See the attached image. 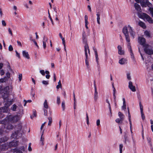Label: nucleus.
I'll return each mask as SVG.
<instances>
[{"instance_id":"7ed1b4c3","label":"nucleus","mask_w":153,"mask_h":153,"mask_svg":"<svg viewBox=\"0 0 153 153\" xmlns=\"http://www.w3.org/2000/svg\"><path fill=\"white\" fill-rule=\"evenodd\" d=\"M82 40L83 43L85 44L84 46L85 53L87 52L88 50L89 54H90V51L89 49L88 45L87 43V39L86 38V35L85 31H83L82 33Z\"/></svg>"},{"instance_id":"4be33fe9","label":"nucleus","mask_w":153,"mask_h":153,"mask_svg":"<svg viewBox=\"0 0 153 153\" xmlns=\"http://www.w3.org/2000/svg\"><path fill=\"white\" fill-rule=\"evenodd\" d=\"M17 109L19 110L18 111L19 114H23V107L21 105H19Z\"/></svg>"},{"instance_id":"1a4fd4ad","label":"nucleus","mask_w":153,"mask_h":153,"mask_svg":"<svg viewBox=\"0 0 153 153\" xmlns=\"http://www.w3.org/2000/svg\"><path fill=\"white\" fill-rule=\"evenodd\" d=\"M18 143L16 140H14L9 143L8 146L10 147H15L18 146Z\"/></svg>"},{"instance_id":"ea45409f","label":"nucleus","mask_w":153,"mask_h":153,"mask_svg":"<svg viewBox=\"0 0 153 153\" xmlns=\"http://www.w3.org/2000/svg\"><path fill=\"white\" fill-rule=\"evenodd\" d=\"M13 120L17 121L18 120V117L17 116H15L13 117Z\"/></svg>"},{"instance_id":"412c9836","label":"nucleus","mask_w":153,"mask_h":153,"mask_svg":"<svg viewBox=\"0 0 153 153\" xmlns=\"http://www.w3.org/2000/svg\"><path fill=\"white\" fill-rule=\"evenodd\" d=\"M8 139V138L6 136L2 137L0 139V142L1 143L5 142L7 141Z\"/></svg>"},{"instance_id":"e433bc0d","label":"nucleus","mask_w":153,"mask_h":153,"mask_svg":"<svg viewBox=\"0 0 153 153\" xmlns=\"http://www.w3.org/2000/svg\"><path fill=\"white\" fill-rule=\"evenodd\" d=\"M141 113V117L142 118L143 120H144L145 119V116H144V115L143 114V110L140 111Z\"/></svg>"},{"instance_id":"9d476101","label":"nucleus","mask_w":153,"mask_h":153,"mask_svg":"<svg viewBox=\"0 0 153 153\" xmlns=\"http://www.w3.org/2000/svg\"><path fill=\"white\" fill-rule=\"evenodd\" d=\"M149 46H146L144 47V51L145 53L149 55H151L153 54V50L152 49H149L148 48Z\"/></svg>"},{"instance_id":"dca6fc26","label":"nucleus","mask_w":153,"mask_h":153,"mask_svg":"<svg viewBox=\"0 0 153 153\" xmlns=\"http://www.w3.org/2000/svg\"><path fill=\"white\" fill-rule=\"evenodd\" d=\"M117 48L118 49V54L122 55L124 54V51H123L122 50V48L121 47L120 45H118L117 47Z\"/></svg>"},{"instance_id":"4468645a","label":"nucleus","mask_w":153,"mask_h":153,"mask_svg":"<svg viewBox=\"0 0 153 153\" xmlns=\"http://www.w3.org/2000/svg\"><path fill=\"white\" fill-rule=\"evenodd\" d=\"M0 149L2 151L6 150L8 149L7 145L6 144H4L0 146Z\"/></svg>"},{"instance_id":"c756f323","label":"nucleus","mask_w":153,"mask_h":153,"mask_svg":"<svg viewBox=\"0 0 153 153\" xmlns=\"http://www.w3.org/2000/svg\"><path fill=\"white\" fill-rule=\"evenodd\" d=\"M97 22L98 24H100V15L99 14V13H97Z\"/></svg>"},{"instance_id":"b1692460","label":"nucleus","mask_w":153,"mask_h":153,"mask_svg":"<svg viewBox=\"0 0 153 153\" xmlns=\"http://www.w3.org/2000/svg\"><path fill=\"white\" fill-rule=\"evenodd\" d=\"M123 105L122 107V108L123 109L125 110L126 109V105L125 99L124 98H123Z\"/></svg>"},{"instance_id":"09e8293b","label":"nucleus","mask_w":153,"mask_h":153,"mask_svg":"<svg viewBox=\"0 0 153 153\" xmlns=\"http://www.w3.org/2000/svg\"><path fill=\"white\" fill-rule=\"evenodd\" d=\"M8 49L10 51H12L13 50V48L12 46L11 45H10L9 46L8 48Z\"/></svg>"},{"instance_id":"f8f14e48","label":"nucleus","mask_w":153,"mask_h":153,"mask_svg":"<svg viewBox=\"0 0 153 153\" xmlns=\"http://www.w3.org/2000/svg\"><path fill=\"white\" fill-rule=\"evenodd\" d=\"M128 87L133 92L136 91L135 87L133 85L132 82L131 81H129V82Z\"/></svg>"},{"instance_id":"bf43d9fd","label":"nucleus","mask_w":153,"mask_h":153,"mask_svg":"<svg viewBox=\"0 0 153 153\" xmlns=\"http://www.w3.org/2000/svg\"><path fill=\"white\" fill-rule=\"evenodd\" d=\"M100 120L99 119H98L97 121V126H99L100 125Z\"/></svg>"},{"instance_id":"6ab92c4d","label":"nucleus","mask_w":153,"mask_h":153,"mask_svg":"<svg viewBox=\"0 0 153 153\" xmlns=\"http://www.w3.org/2000/svg\"><path fill=\"white\" fill-rule=\"evenodd\" d=\"M22 54L24 57L27 59H30L29 55L28 52H26L25 51H22Z\"/></svg>"},{"instance_id":"e2e57ef3","label":"nucleus","mask_w":153,"mask_h":153,"mask_svg":"<svg viewBox=\"0 0 153 153\" xmlns=\"http://www.w3.org/2000/svg\"><path fill=\"white\" fill-rule=\"evenodd\" d=\"M62 40V44L64 45V46H65V40L64 38H62L61 39Z\"/></svg>"},{"instance_id":"20e7f679","label":"nucleus","mask_w":153,"mask_h":153,"mask_svg":"<svg viewBox=\"0 0 153 153\" xmlns=\"http://www.w3.org/2000/svg\"><path fill=\"white\" fill-rule=\"evenodd\" d=\"M123 32L124 34L126 41L128 42V51H131L132 50L131 46L130 45V40L128 35V29H123Z\"/></svg>"},{"instance_id":"c9c22d12","label":"nucleus","mask_w":153,"mask_h":153,"mask_svg":"<svg viewBox=\"0 0 153 153\" xmlns=\"http://www.w3.org/2000/svg\"><path fill=\"white\" fill-rule=\"evenodd\" d=\"M123 147V144H120L119 145V149H120V153H122V149Z\"/></svg>"},{"instance_id":"5701e85b","label":"nucleus","mask_w":153,"mask_h":153,"mask_svg":"<svg viewBox=\"0 0 153 153\" xmlns=\"http://www.w3.org/2000/svg\"><path fill=\"white\" fill-rule=\"evenodd\" d=\"M9 87L7 86L4 87L3 89V91H4L5 92L4 94L6 95V97H5V98L7 97L8 94L7 92L9 90Z\"/></svg>"},{"instance_id":"72a5a7b5","label":"nucleus","mask_w":153,"mask_h":153,"mask_svg":"<svg viewBox=\"0 0 153 153\" xmlns=\"http://www.w3.org/2000/svg\"><path fill=\"white\" fill-rule=\"evenodd\" d=\"M48 119L49 120V122L48 124V125L50 126L51 125V124L52 123V119L51 117H49L48 118Z\"/></svg>"},{"instance_id":"9b49d317","label":"nucleus","mask_w":153,"mask_h":153,"mask_svg":"<svg viewBox=\"0 0 153 153\" xmlns=\"http://www.w3.org/2000/svg\"><path fill=\"white\" fill-rule=\"evenodd\" d=\"M143 16L149 23H153V20L149 16L145 13H143Z\"/></svg>"},{"instance_id":"603ef678","label":"nucleus","mask_w":153,"mask_h":153,"mask_svg":"<svg viewBox=\"0 0 153 153\" xmlns=\"http://www.w3.org/2000/svg\"><path fill=\"white\" fill-rule=\"evenodd\" d=\"M40 72L43 76L45 75V72L44 70H41L40 71Z\"/></svg>"},{"instance_id":"ddd939ff","label":"nucleus","mask_w":153,"mask_h":153,"mask_svg":"<svg viewBox=\"0 0 153 153\" xmlns=\"http://www.w3.org/2000/svg\"><path fill=\"white\" fill-rule=\"evenodd\" d=\"M93 50H94L95 54V57H96V62L97 63V65H99V62H98V55L97 51V50L96 48H95V47H93Z\"/></svg>"},{"instance_id":"2f4dec72","label":"nucleus","mask_w":153,"mask_h":153,"mask_svg":"<svg viewBox=\"0 0 153 153\" xmlns=\"http://www.w3.org/2000/svg\"><path fill=\"white\" fill-rule=\"evenodd\" d=\"M123 120H121L120 118H117L115 120V121L117 123H122Z\"/></svg>"},{"instance_id":"f03ea898","label":"nucleus","mask_w":153,"mask_h":153,"mask_svg":"<svg viewBox=\"0 0 153 153\" xmlns=\"http://www.w3.org/2000/svg\"><path fill=\"white\" fill-rule=\"evenodd\" d=\"M11 104V102L7 101L5 103L4 107H0V118L3 116V115L1 113H7L8 111V107Z\"/></svg>"},{"instance_id":"bb28decb","label":"nucleus","mask_w":153,"mask_h":153,"mask_svg":"<svg viewBox=\"0 0 153 153\" xmlns=\"http://www.w3.org/2000/svg\"><path fill=\"white\" fill-rule=\"evenodd\" d=\"M106 102L108 104V107L109 108L110 113L111 115L112 114V112H111V105H110V103L109 102V101L108 100V99H107L106 100Z\"/></svg>"},{"instance_id":"7c9ffc66","label":"nucleus","mask_w":153,"mask_h":153,"mask_svg":"<svg viewBox=\"0 0 153 153\" xmlns=\"http://www.w3.org/2000/svg\"><path fill=\"white\" fill-rule=\"evenodd\" d=\"M44 107L46 109H47L48 108V105L47 104V102L46 100H45L44 103Z\"/></svg>"},{"instance_id":"0e129e2a","label":"nucleus","mask_w":153,"mask_h":153,"mask_svg":"<svg viewBox=\"0 0 153 153\" xmlns=\"http://www.w3.org/2000/svg\"><path fill=\"white\" fill-rule=\"evenodd\" d=\"M17 44H18V45L19 46H20L21 47L22 46V44H21V42L20 41H17Z\"/></svg>"},{"instance_id":"473e14b6","label":"nucleus","mask_w":153,"mask_h":153,"mask_svg":"<svg viewBox=\"0 0 153 153\" xmlns=\"http://www.w3.org/2000/svg\"><path fill=\"white\" fill-rule=\"evenodd\" d=\"M17 106L15 104L13 105L11 107L12 110L13 111H15L17 108Z\"/></svg>"},{"instance_id":"de8ad7c7","label":"nucleus","mask_w":153,"mask_h":153,"mask_svg":"<svg viewBox=\"0 0 153 153\" xmlns=\"http://www.w3.org/2000/svg\"><path fill=\"white\" fill-rule=\"evenodd\" d=\"M19 81H21L22 78V74H19Z\"/></svg>"},{"instance_id":"58836bf2","label":"nucleus","mask_w":153,"mask_h":153,"mask_svg":"<svg viewBox=\"0 0 153 153\" xmlns=\"http://www.w3.org/2000/svg\"><path fill=\"white\" fill-rule=\"evenodd\" d=\"M62 108L63 111H64L65 109V102L64 101L62 102Z\"/></svg>"},{"instance_id":"a19ab883","label":"nucleus","mask_w":153,"mask_h":153,"mask_svg":"<svg viewBox=\"0 0 153 153\" xmlns=\"http://www.w3.org/2000/svg\"><path fill=\"white\" fill-rule=\"evenodd\" d=\"M57 103L59 105L60 103V97H59L57 96Z\"/></svg>"},{"instance_id":"f257e3e1","label":"nucleus","mask_w":153,"mask_h":153,"mask_svg":"<svg viewBox=\"0 0 153 153\" xmlns=\"http://www.w3.org/2000/svg\"><path fill=\"white\" fill-rule=\"evenodd\" d=\"M16 128L17 129L16 131L13 133L11 137L12 138L18 139L21 137L22 135L23 131L22 130V125L21 123H19L16 126Z\"/></svg>"},{"instance_id":"c03bdc74","label":"nucleus","mask_w":153,"mask_h":153,"mask_svg":"<svg viewBox=\"0 0 153 153\" xmlns=\"http://www.w3.org/2000/svg\"><path fill=\"white\" fill-rule=\"evenodd\" d=\"M124 139H125V143L126 144V141H128V140L127 138V137L126 136V134L124 135Z\"/></svg>"},{"instance_id":"423d86ee","label":"nucleus","mask_w":153,"mask_h":153,"mask_svg":"<svg viewBox=\"0 0 153 153\" xmlns=\"http://www.w3.org/2000/svg\"><path fill=\"white\" fill-rule=\"evenodd\" d=\"M26 148V146L25 147L24 146H22L19 148L18 149H12L11 150H13L14 152H16L17 153H23L25 151V148Z\"/></svg>"},{"instance_id":"39448f33","label":"nucleus","mask_w":153,"mask_h":153,"mask_svg":"<svg viewBox=\"0 0 153 153\" xmlns=\"http://www.w3.org/2000/svg\"><path fill=\"white\" fill-rule=\"evenodd\" d=\"M138 41L139 43L143 45L144 47L146 46H149V45L145 43L146 39L143 37H139L138 38Z\"/></svg>"},{"instance_id":"a211bd4d","label":"nucleus","mask_w":153,"mask_h":153,"mask_svg":"<svg viewBox=\"0 0 153 153\" xmlns=\"http://www.w3.org/2000/svg\"><path fill=\"white\" fill-rule=\"evenodd\" d=\"M48 39L46 38L45 36H44L43 38V44L44 48L45 49L46 48V42H48Z\"/></svg>"},{"instance_id":"79ce46f5","label":"nucleus","mask_w":153,"mask_h":153,"mask_svg":"<svg viewBox=\"0 0 153 153\" xmlns=\"http://www.w3.org/2000/svg\"><path fill=\"white\" fill-rule=\"evenodd\" d=\"M129 52H130L131 53V58L133 59H134V54L132 52V50H131V51H129Z\"/></svg>"},{"instance_id":"f3484780","label":"nucleus","mask_w":153,"mask_h":153,"mask_svg":"<svg viewBox=\"0 0 153 153\" xmlns=\"http://www.w3.org/2000/svg\"><path fill=\"white\" fill-rule=\"evenodd\" d=\"M5 126L6 128L7 129L10 130L12 129L13 128V126L11 124H10L8 123V121H7V123L6 124Z\"/></svg>"},{"instance_id":"aec40b11","label":"nucleus","mask_w":153,"mask_h":153,"mask_svg":"<svg viewBox=\"0 0 153 153\" xmlns=\"http://www.w3.org/2000/svg\"><path fill=\"white\" fill-rule=\"evenodd\" d=\"M134 7L136 10L137 11L141 12V8L140 5L137 3L134 4Z\"/></svg>"},{"instance_id":"a878e982","label":"nucleus","mask_w":153,"mask_h":153,"mask_svg":"<svg viewBox=\"0 0 153 153\" xmlns=\"http://www.w3.org/2000/svg\"><path fill=\"white\" fill-rule=\"evenodd\" d=\"M118 116L121 119V120H124V116L123 114L120 112H118Z\"/></svg>"},{"instance_id":"774afa93","label":"nucleus","mask_w":153,"mask_h":153,"mask_svg":"<svg viewBox=\"0 0 153 153\" xmlns=\"http://www.w3.org/2000/svg\"><path fill=\"white\" fill-rule=\"evenodd\" d=\"M2 23L3 25L4 26H5L6 25V23H5V21L4 20H2Z\"/></svg>"},{"instance_id":"49530a36","label":"nucleus","mask_w":153,"mask_h":153,"mask_svg":"<svg viewBox=\"0 0 153 153\" xmlns=\"http://www.w3.org/2000/svg\"><path fill=\"white\" fill-rule=\"evenodd\" d=\"M42 83L44 85H47L48 84V81L43 80L42 81Z\"/></svg>"},{"instance_id":"4d7b16f0","label":"nucleus","mask_w":153,"mask_h":153,"mask_svg":"<svg viewBox=\"0 0 153 153\" xmlns=\"http://www.w3.org/2000/svg\"><path fill=\"white\" fill-rule=\"evenodd\" d=\"M42 136H41L40 141H41V142H42V145H44L43 141H44V138H42Z\"/></svg>"},{"instance_id":"052dcab7","label":"nucleus","mask_w":153,"mask_h":153,"mask_svg":"<svg viewBox=\"0 0 153 153\" xmlns=\"http://www.w3.org/2000/svg\"><path fill=\"white\" fill-rule=\"evenodd\" d=\"M4 74V72L3 70H1L0 71V74L1 75H3Z\"/></svg>"},{"instance_id":"4c0bfd02","label":"nucleus","mask_w":153,"mask_h":153,"mask_svg":"<svg viewBox=\"0 0 153 153\" xmlns=\"http://www.w3.org/2000/svg\"><path fill=\"white\" fill-rule=\"evenodd\" d=\"M85 64L87 66V68L88 69L89 68V64L88 61V60L85 59Z\"/></svg>"},{"instance_id":"a18cd8bd","label":"nucleus","mask_w":153,"mask_h":153,"mask_svg":"<svg viewBox=\"0 0 153 153\" xmlns=\"http://www.w3.org/2000/svg\"><path fill=\"white\" fill-rule=\"evenodd\" d=\"M112 87L113 88V94H115V93L116 92V91L114 85L113 83H112Z\"/></svg>"},{"instance_id":"f704fd0d","label":"nucleus","mask_w":153,"mask_h":153,"mask_svg":"<svg viewBox=\"0 0 153 153\" xmlns=\"http://www.w3.org/2000/svg\"><path fill=\"white\" fill-rule=\"evenodd\" d=\"M145 34L147 37H150V34L149 32L147 30L145 31L144 32Z\"/></svg>"},{"instance_id":"c85d7f7f","label":"nucleus","mask_w":153,"mask_h":153,"mask_svg":"<svg viewBox=\"0 0 153 153\" xmlns=\"http://www.w3.org/2000/svg\"><path fill=\"white\" fill-rule=\"evenodd\" d=\"M139 25L142 27L144 28L146 27V26L145 23L142 22H140L139 23Z\"/></svg>"},{"instance_id":"13d9d810","label":"nucleus","mask_w":153,"mask_h":153,"mask_svg":"<svg viewBox=\"0 0 153 153\" xmlns=\"http://www.w3.org/2000/svg\"><path fill=\"white\" fill-rule=\"evenodd\" d=\"M85 59L88 60V56L87 53V52L85 53Z\"/></svg>"},{"instance_id":"338daca9","label":"nucleus","mask_w":153,"mask_h":153,"mask_svg":"<svg viewBox=\"0 0 153 153\" xmlns=\"http://www.w3.org/2000/svg\"><path fill=\"white\" fill-rule=\"evenodd\" d=\"M46 122H44L41 126V130H42V128H43V127H44V126L45 124L46 123Z\"/></svg>"},{"instance_id":"cd10ccee","label":"nucleus","mask_w":153,"mask_h":153,"mask_svg":"<svg viewBox=\"0 0 153 153\" xmlns=\"http://www.w3.org/2000/svg\"><path fill=\"white\" fill-rule=\"evenodd\" d=\"M129 32L131 36L133 38H134L135 35V32L133 31L132 29H130Z\"/></svg>"},{"instance_id":"69168bd1","label":"nucleus","mask_w":153,"mask_h":153,"mask_svg":"<svg viewBox=\"0 0 153 153\" xmlns=\"http://www.w3.org/2000/svg\"><path fill=\"white\" fill-rule=\"evenodd\" d=\"M56 76L55 73L53 74V81L54 82H56Z\"/></svg>"},{"instance_id":"3c124183","label":"nucleus","mask_w":153,"mask_h":153,"mask_svg":"<svg viewBox=\"0 0 153 153\" xmlns=\"http://www.w3.org/2000/svg\"><path fill=\"white\" fill-rule=\"evenodd\" d=\"M127 79L129 80H130L131 79V76H130V74L129 73H128L127 74Z\"/></svg>"},{"instance_id":"8fccbe9b","label":"nucleus","mask_w":153,"mask_h":153,"mask_svg":"<svg viewBox=\"0 0 153 153\" xmlns=\"http://www.w3.org/2000/svg\"><path fill=\"white\" fill-rule=\"evenodd\" d=\"M44 115L46 116L48 114V111L47 110H46L45 109H44Z\"/></svg>"},{"instance_id":"6e6552de","label":"nucleus","mask_w":153,"mask_h":153,"mask_svg":"<svg viewBox=\"0 0 153 153\" xmlns=\"http://www.w3.org/2000/svg\"><path fill=\"white\" fill-rule=\"evenodd\" d=\"M94 101L96 102L98 98V93L97 92V88L96 86V82L95 80L94 81Z\"/></svg>"},{"instance_id":"0eeeda50","label":"nucleus","mask_w":153,"mask_h":153,"mask_svg":"<svg viewBox=\"0 0 153 153\" xmlns=\"http://www.w3.org/2000/svg\"><path fill=\"white\" fill-rule=\"evenodd\" d=\"M140 4L143 7H146L147 6L150 7L152 5L149 2L148 0H143L141 1Z\"/></svg>"},{"instance_id":"37998d69","label":"nucleus","mask_w":153,"mask_h":153,"mask_svg":"<svg viewBox=\"0 0 153 153\" xmlns=\"http://www.w3.org/2000/svg\"><path fill=\"white\" fill-rule=\"evenodd\" d=\"M149 10L150 11V13L152 16L153 17V8H150L149 9Z\"/></svg>"},{"instance_id":"5fc2aeb1","label":"nucleus","mask_w":153,"mask_h":153,"mask_svg":"<svg viewBox=\"0 0 153 153\" xmlns=\"http://www.w3.org/2000/svg\"><path fill=\"white\" fill-rule=\"evenodd\" d=\"M15 52L16 53V55L19 58H20V54L17 51H15Z\"/></svg>"},{"instance_id":"680f3d73","label":"nucleus","mask_w":153,"mask_h":153,"mask_svg":"<svg viewBox=\"0 0 153 153\" xmlns=\"http://www.w3.org/2000/svg\"><path fill=\"white\" fill-rule=\"evenodd\" d=\"M32 41L34 42V43L35 45L37 47H38L39 46L37 45V42H36L35 41V40L34 39H32Z\"/></svg>"},{"instance_id":"393cba45","label":"nucleus","mask_w":153,"mask_h":153,"mask_svg":"<svg viewBox=\"0 0 153 153\" xmlns=\"http://www.w3.org/2000/svg\"><path fill=\"white\" fill-rule=\"evenodd\" d=\"M126 60L124 58H122L119 61V63L121 65H123L126 63Z\"/></svg>"},{"instance_id":"6e6d98bb","label":"nucleus","mask_w":153,"mask_h":153,"mask_svg":"<svg viewBox=\"0 0 153 153\" xmlns=\"http://www.w3.org/2000/svg\"><path fill=\"white\" fill-rule=\"evenodd\" d=\"M139 105L140 106V111H141L142 110H143V106L141 105V102H140L139 103Z\"/></svg>"},{"instance_id":"864d4df0","label":"nucleus","mask_w":153,"mask_h":153,"mask_svg":"<svg viewBox=\"0 0 153 153\" xmlns=\"http://www.w3.org/2000/svg\"><path fill=\"white\" fill-rule=\"evenodd\" d=\"M88 16L86 15H85V22H88Z\"/></svg>"},{"instance_id":"2eb2a0df","label":"nucleus","mask_w":153,"mask_h":153,"mask_svg":"<svg viewBox=\"0 0 153 153\" xmlns=\"http://www.w3.org/2000/svg\"><path fill=\"white\" fill-rule=\"evenodd\" d=\"M7 123V120L6 119H4L2 120H0V124H3V126L2 127V128H5V126H4L5 125L6 126V124Z\"/></svg>"}]
</instances>
